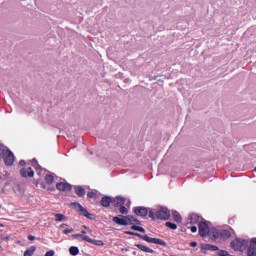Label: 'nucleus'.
I'll list each match as a JSON object with an SVG mask.
<instances>
[{"mask_svg": "<svg viewBox=\"0 0 256 256\" xmlns=\"http://www.w3.org/2000/svg\"><path fill=\"white\" fill-rule=\"evenodd\" d=\"M1 251H3V247L2 246H0V253H1Z\"/></svg>", "mask_w": 256, "mask_h": 256, "instance_id": "43", "label": "nucleus"}, {"mask_svg": "<svg viewBox=\"0 0 256 256\" xmlns=\"http://www.w3.org/2000/svg\"><path fill=\"white\" fill-rule=\"evenodd\" d=\"M84 229H87V226H83Z\"/></svg>", "mask_w": 256, "mask_h": 256, "instance_id": "44", "label": "nucleus"}, {"mask_svg": "<svg viewBox=\"0 0 256 256\" xmlns=\"http://www.w3.org/2000/svg\"><path fill=\"white\" fill-rule=\"evenodd\" d=\"M74 192L79 197H85L86 191H85V188H83V186H75L74 187Z\"/></svg>", "mask_w": 256, "mask_h": 256, "instance_id": "17", "label": "nucleus"}, {"mask_svg": "<svg viewBox=\"0 0 256 256\" xmlns=\"http://www.w3.org/2000/svg\"><path fill=\"white\" fill-rule=\"evenodd\" d=\"M44 256H55V251L54 250H49L45 253Z\"/></svg>", "mask_w": 256, "mask_h": 256, "instance_id": "34", "label": "nucleus"}, {"mask_svg": "<svg viewBox=\"0 0 256 256\" xmlns=\"http://www.w3.org/2000/svg\"><path fill=\"white\" fill-rule=\"evenodd\" d=\"M217 255L218 256H229V252H227L226 250H218Z\"/></svg>", "mask_w": 256, "mask_h": 256, "instance_id": "32", "label": "nucleus"}, {"mask_svg": "<svg viewBox=\"0 0 256 256\" xmlns=\"http://www.w3.org/2000/svg\"><path fill=\"white\" fill-rule=\"evenodd\" d=\"M137 249H140V251H144V253H155V250L143 245V244H136L135 245Z\"/></svg>", "mask_w": 256, "mask_h": 256, "instance_id": "18", "label": "nucleus"}, {"mask_svg": "<svg viewBox=\"0 0 256 256\" xmlns=\"http://www.w3.org/2000/svg\"><path fill=\"white\" fill-rule=\"evenodd\" d=\"M84 239L87 243H91V245H96L97 247H103V245H105V242L102 240H95L91 237H84Z\"/></svg>", "mask_w": 256, "mask_h": 256, "instance_id": "14", "label": "nucleus"}, {"mask_svg": "<svg viewBox=\"0 0 256 256\" xmlns=\"http://www.w3.org/2000/svg\"><path fill=\"white\" fill-rule=\"evenodd\" d=\"M198 230H199V235L201 237H207V235H209V224H207V222L205 220H203L202 222H200L199 226H198Z\"/></svg>", "mask_w": 256, "mask_h": 256, "instance_id": "7", "label": "nucleus"}, {"mask_svg": "<svg viewBox=\"0 0 256 256\" xmlns=\"http://www.w3.org/2000/svg\"><path fill=\"white\" fill-rule=\"evenodd\" d=\"M60 227H67V224H62Z\"/></svg>", "mask_w": 256, "mask_h": 256, "instance_id": "42", "label": "nucleus"}, {"mask_svg": "<svg viewBox=\"0 0 256 256\" xmlns=\"http://www.w3.org/2000/svg\"><path fill=\"white\" fill-rule=\"evenodd\" d=\"M6 152H7V149H5L3 144L0 143V161L1 159H3V156L5 155Z\"/></svg>", "mask_w": 256, "mask_h": 256, "instance_id": "28", "label": "nucleus"}, {"mask_svg": "<svg viewBox=\"0 0 256 256\" xmlns=\"http://www.w3.org/2000/svg\"><path fill=\"white\" fill-rule=\"evenodd\" d=\"M150 219H160L161 221H167L171 217V212L167 208H160L158 210H150L149 211Z\"/></svg>", "mask_w": 256, "mask_h": 256, "instance_id": "1", "label": "nucleus"}, {"mask_svg": "<svg viewBox=\"0 0 256 256\" xmlns=\"http://www.w3.org/2000/svg\"><path fill=\"white\" fill-rule=\"evenodd\" d=\"M131 229H132L133 231H139L140 233H145V228L140 227V226L133 225V226L131 227Z\"/></svg>", "mask_w": 256, "mask_h": 256, "instance_id": "30", "label": "nucleus"}, {"mask_svg": "<svg viewBox=\"0 0 256 256\" xmlns=\"http://www.w3.org/2000/svg\"><path fill=\"white\" fill-rule=\"evenodd\" d=\"M190 230H191V233H197V226H192Z\"/></svg>", "mask_w": 256, "mask_h": 256, "instance_id": "36", "label": "nucleus"}, {"mask_svg": "<svg viewBox=\"0 0 256 256\" xmlns=\"http://www.w3.org/2000/svg\"><path fill=\"white\" fill-rule=\"evenodd\" d=\"M256 245V238H253L250 242V247H255Z\"/></svg>", "mask_w": 256, "mask_h": 256, "instance_id": "35", "label": "nucleus"}, {"mask_svg": "<svg viewBox=\"0 0 256 256\" xmlns=\"http://www.w3.org/2000/svg\"><path fill=\"white\" fill-rule=\"evenodd\" d=\"M203 251H219V247L213 244H206L202 247Z\"/></svg>", "mask_w": 256, "mask_h": 256, "instance_id": "19", "label": "nucleus"}, {"mask_svg": "<svg viewBox=\"0 0 256 256\" xmlns=\"http://www.w3.org/2000/svg\"><path fill=\"white\" fill-rule=\"evenodd\" d=\"M126 235H134L135 237H139V239H142V241H146L147 243H153L154 245H161L162 247H167V242H165L161 238H151L147 235H141L139 233L126 231Z\"/></svg>", "mask_w": 256, "mask_h": 256, "instance_id": "2", "label": "nucleus"}, {"mask_svg": "<svg viewBox=\"0 0 256 256\" xmlns=\"http://www.w3.org/2000/svg\"><path fill=\"white\" fill-rule=\"evenodd\" d=\"M165 225L169 228L172 229V231H175L177 229V224L173 222H166Z\"/></svg>", "mask_w": 256, "mask_h": 256, "instance_id": "27", "label": "nucleus"}, {"mask_svg": "<svg viewBox=\"0 0 256 256\" xmlns=\"http://www.w3.org/2000/svg\"><path fill=\"white\" fill-rule=\"evenodd\" d=\"M112 221L114 223H116V225H123V226H127L128 225V222H127V217H124V218H120V217H113Z\"/></svg>", "mask_w": 256, "mask_h": 256, "instance_id": "15", "label": "nucleus"}, {"mask_svg": "<svg viewBox=\"0 0 256 256\" xmlns=\"http://www.w3.org/2000/svg\"><path fill=\"white\" fill-rule=\"evenodd\" d=\"M100 204L102 205V207H111V205H113V198L109 196H104L102 197Z\"/></svg>", "mask_w": 256, "mask_h": 256, "instance_id": "13", "label": "nucleus"}, {"mask_svg": "<svg viewBox=\"0 0 256 256\" xmlns=\"http://www.w3.org/2000/svg\"><path fill=\"white\" fill-rule=\"evenodd\" d=\"M249 245V242L247 240H243L241 238H236L231 242V247L234 249V251H245L247 249V246Z\"/></svg>", "mask_w": 256, "mask_h": 256, "instance_id": "3", "label": "nucleus"}, {"mask_svg": "<svg viewBox=\"0 0 256 256\" xmlns=\"http://www.w3.org/2000/svg\"><path fill=\"white\" fill-rule=\"evenodd\" d=\"M58 191H71V184L65 182H59L56 184Z\"/></svg>", "mask_w": 256, "mask_h": 256, "instance_id": "12", "label": "nucleus"}, {"mask_svg": "<svg viewBox=\"0 0 256 256\" xmlns=\"http://www.w3.org/2000/svg\"><path fill=\"white\" fill-rule=\"evenodd\" d=\"M0 227H3V224L0 223Z\"/></svg>", "mask_w": 256, "mask_h": 256, "instance_id": "45", "label": "nucleus"}, {"mask_svg": "<svg viewBox=\"0 0 256 256\" xmlns=\"http://www.w3.org/2000/svg\"><path fill=\"white\" fill-rule=\"evenodd\" d=\"M86 234H87V232L85 230L81 231V235H86Z\"/></svg>", "mask_w": 256, "mask_h": 256, "instance_id": "40", "label": "nucleus"}, {"mask_svg": "<svg viewBox=\"0 0 256 256\" xmlns=\"http://www.w3.org/2000/svg\"><path fill=\"white\" fill-rule=\"evenodd\" d=\"M70 255L76 256L79 255V248L77 246H71L69 248Z\"/></svg>", "mask_w": 256, "mask_h": 256, "instance_id": "22", "label": "nucleus"}, {"mask_svg": "<svg viewBox=\"0 0 256 256\" xmlns=\"http://www.w3.org/2000/svg\"><path fill=\"white\" fill-rule=\"evenodd\" d=\"M72 237H73V239L81 238V239H83V241H85V237H89V236L83 235V234H73Z\"/></svg>", "mask_w": 256, "mask_h": 256, "instance_id": "31", "label": "nucleus"}, {"mask_svg": "<svg viewBox=\"0 0 256 256\" xmlns=\"http://www.w3.org/2000/svg\"><path fill=\"white\" fill-rule=\"evenodd\" d=\"M20 175H21V177H34L35 172L33 171V168H31V167L22 168L20 170Z\"/></svg>", "mask_w": 256, "mask_h": 256, "instance_id": "10", "label": "nucleus"}, {"mask_svg": "<svg viewBox=\"0 0 256 256\" xmlns=\"http://www.w3.org/2000/svg\"><path fill=\"white\" fill-rule=\"evenodd\" d=\"M247 256H256V246H250L248 248Z\"/></svg>", "mask_w": 256, "mask_h": 256, "instance_id": "25", "label": "nucleus"}, {"mask_svg": "<svg viewBox=\"0 0 256 256\" xmlns=\"http://www.w3.org/2000/svg\"><path fill=\"white\" fill-rule=\"evenodd\" d=\"M126 222H128V225H141V222L131 215L126 216Z\"/></svg>", "mask_w": 256, "mask_h": 256, "instance_id": "16", "label": "nucleus"}, {"mask_svg": "<svg viewBox=\"0 0 256 256\" xmlns=\"http://www.w3.org/2000/svg\"><path fill=\"white\" fill-rule=\"evenodd\" d=\"M4 163L7 167H11L15 163V155L11 150L7 149L3 155Z\"/></svg>", "mask_w": 256, "mask_h": 256, "instance_id": "6", "label": "nucleus"}, {"mask_svg": "<svg viewBox=\"0 0 256 256\" xmlns=\"http://www.w3.org/2000/svg\"><path fill=\"white\" fill-rule=\"evenodd\" d=\"M55 217V221L57 223L61 222V221H65L66 217L63 214H54Z\"/></svg>", "mask_w": 256, "mask_h": 256, "instance_id": "26", "label": "nucleus"}, {"mask_svg": "<svg viewBox=\"0 0 256 256\" xmlns=\"http://www.w3.org/2000/svg\"><path fill=\"white\" fill-rule=\"evenodd\" d=\"M212 235L214 239H222L223 241H227L231 239V231L229 230H213Z\"/></svg>", "mask_w": 256, "mask_h": 256, "instance_id": "4", "label": "nucleus"}, {"mask_svg": "<svg viewBox=\"0 0 256 256\" xmlns=\"http://www.w3.org/2000/svg\"><path fill=\"white\" fill-rule=\"evenodd\" d=\"M72 206L77 209L78 213L82 215V217L93 219V214L89 213V211H87V209H85L79 202L72 203Z\"/></svg>", "mask_w": 256, "mask_h": 256, "instance_id": "5", "label": "nucleus"}, {"mask_svg": "<svg viewBox=\"0 0 256 256\" xmlns=\"http://www.w3.org/2000/svg\"><path fill=\"white\" fill-rule=\"evenodd\" d=\"M232 221H233V219H230V220H229L230 225H232V224H233V223H232Z\"/></svg>", "mask_w": 256, "mask_h": 256, "instance_id": "41", "label": "nucleus"}, {"mask_svg": "<svg viewBox=\"0 0 256 256\" xmlns=\"http://www.w3.org/2000/svg\"><path fill=\"white\" fill-rule=\"evenodd\" d=\"M172 217L176 223H181L183 221V218L181 217V214H179V212L172 213Z\"/></svg>", "mask_w": 256, "mask_h": 256, "instance_id": "20", "label": "nucleus"}, {"mask_svg": "<svg viewBox=\"0 0 256 256\" xmlns=\"http://www.w3.org/2000/svg\"><path fill=\"white\" fill-rule=\"evenodd\" d=\"M119 207H120L119 208V213H121L122 215H127V213H129V210L124 205L119 206Z\"/></svg>", "mask_w": 256, "mask_h": 256, "instance_id": "29", "label": "nucleus"}, {"mask_svg": "<svg viewBox=\"0 0 256 256\" xmlns=\"http://www.w3.org/2000/svg\"><path fill=\"white\" fill-rule=\"evenodd\" d=\"M74 229L73 228H67L63 231L64 235H69V233H73Z\"/></svg>", "mask_w": 256, "mask_h": 256, "instance_id": "33", "label": "nucleus"}, {"mask_svg": "<svg viewBox=\"0 0 256 256\" xmlns=\"http://www.w3.org/2000/svg\"><path fill=\"white\" fill-rule=\"evenodd\" d=\"M112 205L113 207H121L122 205H125V198L121 196L112 198Z\"/></svg>", "mask_w": 256, "mask_h": 256, "instance_id": "11", "label": "nucleus"}, {"mask_svg": "<svg viewBox=\"0 0 256 256\" xmlns=\"http://www.w3.org/2000/svg\"><path fill=\"white\" fill-rule=\"evenodd\" d=\"M133 212L138 217H147L149 215V209L143 206H138L133 209Z\"/></svg>", "mask_w": 256, "mask_h": 256, "instance_id": "8", "label": "nucleus"}, {"mask_svg": "<svg viewBox=\"0 0 256 256\" xmlns=\"http://www.w3.org/2000/svg\"><path fill=\"white\" fill-rule=\"evenodd\" d=\"M87 197L88 199H94V201H97L99 196L97 195V192L92 190L87 193Z\"/></svg>", "mask_w": 256, "mask_h": 256, "instance_id": "21", "label": "nucleus"}, {"mask_svg": "<svg viewBox=\"0 0 256 256\" xmlns=\"http://www.w3.org/2000/svg\"><path fill=\"white\" fill-rule=\"evenodd\" d=\"M203 217H201L200 215L196 214V213H192L189 215V223L191 225H197V223H201L203 222Z\"/></svg>", "mask_w": 256, "mask_h": 256, "instance_id": "9", "label": "nucleus"}, {"mask_svg": "<svg viewBox=\"0 0 256 256\" xmlns=\"http://www.w3.org/2000/svg\"><path fill=\"white\" fill-rule=\"evenodd\" d=\"M190 247H197V242H191Z\"/></svg>", "mask_w": 256, "mask_h": 256, "instance_id": "39", "label": "nucleus"}, {"mask_svg": "<svg viewBox=\"0 0 256 256\" xmlns=\"http://www.w3.org/2000/svg\"><path fill=\"white\" fill-rule=\"evenodd\" d=\"M28 239H29V241H35V236L29 235V236H28Z\"/></svg>", "mask_w": 256, "mask_h": 256, "instance_id": "38", "label": "nucleus"}, {"mask_svg": "<svg viewBox=\"0 0 256 256\" xmlns=\"http://www.w3.org/2000/svg\"><path fill=\"white\" fill-rule=\"evenodd\" d=\"M45 181H46L47 185H51V184H53V181H55V177H53V175H51V174H47L45 176Z\"/></svg>", "mask_w": 256, "mask_h": 256, "instance_id": "23", "label": "nucleus"}, {"mask_svg": "<svg viewBox=\"0 0 256 256\" xmlns=\"http://www.w3.org/2000/svg\"><path fill=\"white\" fill-rule=\"evenodd\" d=\"M35 249H37L35 246H31L24 252V256H33V253H35Z\"/></svg>", "mask_w": 256, "mask_h": 256, "instance_id": "24", "label": "nucleus"}, {"mask_svg": "<svg viewBox=\"0 0 256 256\" xmlns=\"http://www.w3.org/2000/svg\"><path fill=\"white\" fill-rule=\"evenodd\" d=\"M19 165L20 167H25V160H20Z\"/></svg>", "mask_w": 256, "mask_h": 256, "instance_id": "37", "label": "nucleus"}]
</instances>
